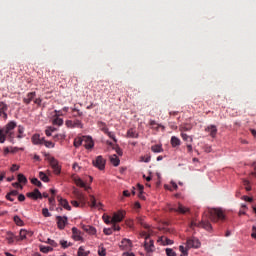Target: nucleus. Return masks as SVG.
I'll list each match as a JSON object with an SVG mask.
<instances>
[{"mask_svg":"<svg viewBox=\"0 0 256 256\" xmlns=\"http://www.w3.org/2000/svg\"><path fill=\"white\" fill-rule=\"evenodd\" d=\"M207 215H209V217ZM209 219L213 223H217V221H225V213L219 208L208 210V213L202 217V221L198 223V227H203L206 231H211L213 227L211 226Z\"/></svg>","mask_w":256,"mask_h":256,"instance_id":"1","label":"nucleus"},{"mask_svg":"<svg viewBox=\"0 0 256 256\" xmlns=\"http://www.w3.org/2000/svg\"><path fill=\"white\" fill-rule=\"evenodd\" d=\"M17 127V123L15 121L8 122L4 127L0 128V143H5L8 139H14V130Z\"/></svg>","mask_w":256,"mask_h":256,"instance_id":"2","label":"nucleus"},{"mask_svg":"<svg viewBox=\"0 0 256 256\" xmlns=\"http://www.w3.org/2000/svg\"><path fill=\"white\" fill-rule=\"evenodd\" d=\"M48 162L51 168L53 169L55 175L61 174V165H59V161L55 159V157H48Z\"/></svg>","mask_w":256,"mask_h":256,"instance_id":"3","label":"nucleus"},{"mask_svg":"<svg viewBox=\"0 0 256 256\" xmlns=\"http://www.w3.org/2000/svg\"><path fill=\"white\" fill-rule=\"evenodd\" d=\"M72 193L74 195L75 201H78L81 204V207H85V204L87 203L85 195H83L77 188H75Z\"/></svg>","mask_w":256,"mask_h":256,"instance_id":"4","label":"nucleus"},{"mask_svg":"<svg viewBox=\"0 0 256 256\" xmlns=\"http://www.w3.org/2000/svg\"><path fill=\"white\" fill-rule=\"evenodd\" d=\"M144 249L147 252V255L151 256L150 253H153V251H155V242L151 239L145 240Z\"/></svg>","mask_w":256,"mask_h":256,"instance_id":"5","label":"nucleus"},{"mask_svg":"<svg viewBox=\"0 0 256 256\" xmlns=\"http://www.w3.org/2000/svg\"><path fill=\"white\" fill-rule=\"evenodd\" d=\"M186 247L188 249H199V247H201V242H199V239L197 238H190L186 242Z\"/></svg>","mask_w":256,"mask_h":256,"instance_id":"6","label":"nucleus"},{"mask_svg":"<svg viewBox=\"0 0 256 256\" xmlns=\"http://www.w3.org/2000/svg\"><path fill=\"white\" fill-rule=\"evenodd\" d=\"M56 221L58 229L60 230L65 229L67 223H69V219L67 218V216H57Z\"/></svg>","mask_w":256,"mask_h":256,"instance_id":"7","label":"nucleus"},{"mask_svg":"<svg viewBox=\"0 0 256 256\" xmlns=\"http://www.w3.org/2000/svg\"><path fill=\"white\" fill-rule=\"evenodd\" d=\"M105 163L106 162L103 156H98L95 160H93L94 167H97V169H99L100 171H103V169H105Z\"/></svg>","mask_w":256,"mask_h":256,"instance_id":"8","label":"nucleus"},{"mask_svg":"<svg viewBox=\"0 0 256 256\" xmlns=\"http://www.w3.org/2000/svg\"><path fill=\"white\" fill-rule=\"evenodd\" d=\"M66 126L69 127L70 129H75V127L78 129H83V123L80 120H74V121L67 120Z\"/></svg>","mask_w":256,"mask_h":256,"instance_id":"9","label":"nucleus"},{"mask_svg":"<svg viewBox=\"0 0 256 256\" xmlns=\"http://www.w3.org/2000/svg\"><path fill=\"white\" fill-rule=\"evenodd\" d=\"M123 219H125V212L123 211H118V212H115L113 214V217L111 219V222L112 223H121V221H123Z\"/></svg>","mask_w":256,"mask_h":256,"instance_id":"10","label":"nucleus"},{"mask_svg":"<svg viewBox=\"0 0 256 256\" xmlns=\"http://www.w3.org/2000/svg\"><path fill=\"white\" fill-rule=\"evenodd\" d=\"M8 110L9 106L5 102H0V117H2V119L7 120Z\"/></svg>","mask_w":256,"mask_h":256,"instance_id":"11","label":"nucleus"},{"mask_svg":"<svg viewBox=\"0 0 256 256\" xmlns=\"http://www.w3.org/2000/svg\"><path fill=\"white\" fill-rule=\"evenodd\" d=\"M26 197H29L30 199H43V194L39 191V189H34L33 192H29L26 194Z\"/></svg>","mask_w":256,"mask_h":256,"instance_id":"12","label":"nucleus"},{"mask_svg":"<svg viewBox=\"0 0 256 256\" xmlns=\"http://www.w3.org/2000/svg\"><path fill=\"white\" fill-rule=\"evenodd\" d=\"M131 245V240L124 238L120 242V249H122V251H129V249H131Z\"/></svg>","mask_w":256,"mask_h":256,"instance_id":"13","label":"nucleus"},{"mask_svg":"<svg viewBox=\"0 0 256 256\" xmlns=\"http://www.w3.org/2000/svg\"><path fill=\"white\" fill-rule=\"evenodd\" d=\"M81 227L85 233H88V235H96L97 233V229L91 225L81 224Z\"/></svg>","mask_w":256,"mask_h":256,"instance_id":"14","label":"nucleus"},{"mask_svg":"<svg viewBox=\"0 0 256 256\" xmlns=\"http://www.w3.org/2000/svg\"><path fill=\"white\" fill-rule=\"evenodd\" d=\"M84 147L85 149H93V147H95L93 138H91L90 136H84Z\"/></svg>","mask_w":256,"mask_h":256,"instance_id":"15","label":"nucleus"},{"mask_svg":"<svg viewBox=\"0 0 256 256\" xmlns=\"http://www.w3.org/2000/svg\"><path fill=\"white\" fill-rule=\"evenodd\" d=\"M205 131L206 133L210 134V137H212V139H215V137H217V126L209 125L205 128Z\"/></svg>","mask_w":256,"mask_h":256,"instance_id":"16","label":"nucleus"},{"mask_svg":"<svg viewBox=\"0 0 256 256\" xmlns=\"http://www.w3.org/2000/svg\"><path fill=\"white\" fill-rule=\"evenodd\" d=\"M74 183L77 185V187H82L85 189V191H89V189H91V187L87 186V184L81 178H74Z\"/></svg>","mask_w":256,"mask_h":256,"instance_id":"17","label":"nucleus"},{"mask_svg":"<svg viewBox=\"0 0 256 256\" xmlns=\"http://www.w3.org/2000/svg\"><path fill=\"white\" fill-rule=\"evenodd\" d=\"M57 199H58V203H59V205H61V207H64L66 209V211H71V206L69 205V201H67V199H63V198H61V196H58Z\"/></svg>","mask_w":256,"mask_h":256,"instance_id":"18","label":"nucleus"},{"mask_svg":"<svg viewBox=\"0 0 256 256\" xmlns=\"http://www.w3.org/2000/svg\"><path fill=\"white\" fill-rule=\"evenodd\" d=\"M171 211H175L176 213H181L185 215V213H189V208L183 206L182 204H178L177 208H171Z\"/></svg>","mask_w":256,"mask_h":256,"instance_id":"19","label":"nucleus"},{"mask_svg":"<svg viewBox=\"0 0 256 256\" xmlns=\"http://www.w3.org/2000/svg\"><path fill=\"white\" fill-rule=\"evenodd\" d=\"M37 93L36 92H29L25 98H23V103L25 105H29L33 99H35Z\"/></svg>","mask_w":256,"mask_h":256,"instance_id":"20","label":"nucleus"},{"mask_svg":"<svg viewBox=\"0 0 256 256\" xmlns=\"http://www.w3.org/2000/svg\"><path fill=\"white\" fill-rule=\"evenodd\" d=\"M72 237L74 241H82L83 237H81V232L76 227L72 228Z\"/></svg>","mask_w":256,"mask_h":256,"instance_id":"21","label":"nucleus"},{"mask_svg":"<svg viewBox=\"0 0 256 256\" xmlns=\"http://www.w3.org/2000/svg\"><path fill=\"white\" fill-rule=\"evenodd\" d=\"M43 141H45V138H41L39 134H34L32 136V143L34 145H43Z\"/></svg>","mask_w":256,"mask_h":256,"instance_id":"22","label":"nucleus"},{"mask_svg":"<svg viewBox=\"0 0 256 256\" xmlns=\"http://www.w3.org/2000/svg\"><path fill=\"white\" fill-rule=\"evenodd\" d=\"M149 125L151 126V129H155V131H159V127H161L163 131H165V126L157 124L155 120H150Z\"/></svg>","mask_w":256,"mask_h":256,"instance_id":"23","label":"nucleus"},{"mask_svg":"<svg viewBox=\"0 0 256 256\" xmlns=\"http://www.w3.org/2000/svg\"><path fill=\"white\" fill-rule=\"evenodd\" d=\"M90 202H91L90 207L94 209H101V203H97V199H95V196L90 195Z\"/></svg>","mask_w":256,"mask_h":256,"instance_id":"24","label":"nucleus"},{"mask_svg":"<svg viewBox=\"0 0 256 256\" xmlns=\"http://www.w3.org/2000/svg\"><path fill=\"white\" fill-rule=\"evenodd\" d=\"M127 137H129L130 139H137L139 137V133H137V130L130 128L127 131Z\"/></svg>","mask_w":256,"mask_h":256,"instance_id":"25","label":"nucleus"},{"mask_svg":"<svg viewBox=\"0 0 256 256\" xmlns=\"http://www.w3.org/2000/svg\"><path fill=\"white\" fill-rule=\"evenodd\" d=\"M110 163H112V165H114V167H119L121 160H119V157H117L116 154H113L110 156Z\"/></svg>","mask_w":256,"mask_h":256,"instance_id":"26","label":"nucleus"},{"mask_svg":"<svg viewBox=\"0 0 256 256\" xmlns=\"http://www.w3.org/2000/svg\"><path fill=\"white\" fill-rule=\"evenodd\" d=\"M6 239L10 245L15 242V239H16V241H18V237L15 236V234H13V232H7Z\"/></svg>","mask_w":256,"mask_h":256,"instance_id":"27","label":"nucleus"},{"mask_svg":"<svg viewBox=\"0 0 256 256\" xmlns=\"http://www.w3.org/2000/svg\"><path fill=\"white\" fill-rule=\"evenodd\" d=\"M160 243H162V245H173V240L165 237V236H162L159 238L158 240Z\"/></svg>","mask_w":256,"mask_h":256,"instance_id":"28","label":"nucleus"},{"mask_svg":"<svg viewBox=\"0 0 256 256\" xmlns=\"http://www.w3.org/2000/svg\"><path fill=\"white\" fill-rule=\"evenodd\" d=\"M170 143H171L172 147H179V145H181V140L176 136H172Z\"/></svg>","mask_w":256,"mask_h":256,"instance_id":"29","label":"nucleus"},{"mask_svg":"<svg viewBox=\"0 0 256 256\" xmlns=\"http://www.w3.org/2000/svg\"><path fill=\"white\" fill-rule=\"evenodd\" d=\"M83 143H85V136L84 137H78L74 139V147H81V145H83Z\"/></svg>","mask_w":256,"mask_h":256,"instance_id":"30","label":"nucleus"},{"mask_svg":"<svg viewBox=\"0 0 256 256\" xmlns=\"http://www.w3.org/2000/svg\"><path fill=\"white\" fill-rule=\"evenodd\" d=\"M136 221H137V223H139V225L144 227V229H149V225L147 223H145L144 217H137Z\"/></svg>","mask_w":256,"mask_h":256,"instance_id":"31","label":"nucleus"},{"mask_svg":"<svg viewBox=\"0 0 256 256\" xmlns=\"http://www.w3.org/2000/svg\"><path fill=\"white\" fill-rule=\"evenodd\" d=\"M152 234H153V231H151V229L148 228V232L142 231L140 233V236L144 237L145 241H149V237H151Z\"/></svg>","mask_w":256,"mask_h":256,"instance_id":"32","label":"nucleus"},{"mask_svg":"<svg viewBox=\"0 0 256 256\" xmlns=\"http://www.w3.org/2000/svg\"><path fill=\"white\" fill-rule=\"evenodd\" d=\"M151 151H153V153H163V147L159 144H156L151 147Z\"/></svg>","mask_w":256,"mask_h":256,"instance_id":"33","label":"nucleus"},{"mask_svg":"<svg viewBox=\"0 0 256 256\" xmlns=\"http://www.w3.org/2000/svg\"><path fill=\"white\" fill-rule=\"evenodd\" d=\"M181 137L183 141H186L187 143H193V136H189L185 132H182Z\"/></svg>","mask_w":256,"mask_h":256,"instance_id":"34","label":"nucleus"},{"mask_svg":"<svg viewBox=\"0 0 256 256\" xmlns=\"http://www.w3.org/2000/svg\"><path fill=\"white\" fill-rule=\"evenodd\" d=\"M13 221H14V223L18 226V227H23V225H25V222H23L22 220H21V217H19V216H14V218H13Z\"/></svg>","mask_w":256,"mask_h":256,"instance_id":"35","label":"nucleus"},{"mask_svg":"<svg viewBox=\"0 0 256 256\" xmlns=\"http://www.w3.org/2000/svg\"><path fill=\"white\" fill-rule=\"evenodd\" d=\"M28 233H29V232H27V230L21 229V230H20V233H19V237H20V238H18V241H23V239H27Z\"/></svg>","mask_w":256,"mask_h":256,"instance_id":"36","label":"nucleus"},{"mask_svg":"<svg viewBox=\"0 0 256 256\" xmlns=\"http://www.w3.org/2000/svg\"><path fill=\"white\" fill-rule=\"evenodd\" d=\"M179 251L181 252L180 256H188L189 255V248H185L183 245L179 246Z\"/></svg>","mask_w":256,"mask_h":256,"instance_id":"37","label":"nucleus"},{"mask_svg":"<svg viewBox=\"0 0 256 256\" xmlns=\"http://www.w3.org/2000/svg\"><path fill=\"white\" fill-rule=\"evenodd\" d=\"M60 245L62 249H67L73 245L71 242H67V240H60Z\"/></svg>","mask_w":256,"mask_h":256,"instance_id":"38","label":"nucleus"},{"mask_svg":"<svg viewBox=\"0 0 256 256\" xmlns=\"http://www.w3.org/2000/svg\"><path fill=\"white\" fill-rule=\"evenodd\" d=\"M192 126L189 124H184L182 126H180L179 131H181V133H185V131H191Z\"/></svg>","mask_w":256,"mask_h":256,"instance_id":"39","label":"nucleus"},{"mask_svg":"<svg viewBox=\"0 0 256 256\" xmlns=\"http://www.w3.org/2000/svg\"><path fill=\"white\" fill-rule=\"evenodd\" d=\"M39 177L44 183H49V176L45 172H39Z\"/></svg>","mask_w":256,"mask_h":256,"instance_id":"40","label":"nucleus"},{"mask_svg":"<svg viewBox=\"0 0 256 256\" xmlns=\"http://www.w3.org/2000/svg\"><path fill=\"white\" fill-rule=\"evenodd\" d=\"M41 253H51L53 251V247L51 246H40Z\"/></svg>","mask_w":256,"mask_h":256,"instance_id":"41","label":"nucleus"},{"mask_svg":"<svg viewBox=\"0 0 256 256\" xmlns=\"http://www.w3.org/2000/svg\"><path fill=\"white\" fill-rule=\"evenodd\" d=\"M53 125H58L59 127H61V125H63V118L54 116Z\"/></svg>","mask_w":256,"mask_h":256,"instance_id":"42","label":"nucleus"},{"mask_svg":"<svg viewBox=\"0 0 256 256\" xmlns=\"http://www.w3.org/2000/svg\"><path fill=\"white\" fill-rule=\"evenodd\" d=\"M65 134H56L53 136L54 141H65Z\"/></svg>","mask_w":256,"mask_h":256,"instance_id":"43","label":"nucleus"},{"mask_svg":"<svg viewBox=\"0 0 256 256\" xmlns=\"http://www.w3.org/2000/svg\"><path fill=\"white\" fill-rule=\"evenodd\" d=\"M18 183H23V185L27 184V177L23 174H18Z\"/></svg>","mask_w":256,"mask_h":256,"instance_id":"44","label":"nucleus"},{"mask_svg":"<svg viewBox=\"0 0 256 256\" xmlns=\"http://www.w3.org/2000/svg\"><path fill=\"white\" fill-rule=\"evenodd\" d=\"M98 126L100 127L101 131H103V133H107L109 131V128H107V124H105V122H99Z\"/></svg>","mask_w":256,"mask_h":256,"instance_id":"45","label":"nucleus"},{"mask_svg":"<svg viewBox=\"0 0 256 256\" xmlns=\"http://www.w3.org/2000/svg\"><path fill=\"white\" fill-rule=\"evenodd\" d=\"M31 183H32V185H36V187H43V184L37 178H32Z\"/></svg>","mask_w":256,"mask_h":256,"instance_id":"46","label":"nucleus"},{"mask_svg":"<svg viewBox=\"0 0 256 256\" xmlns=\"http://www.w3.org/2000/svg\"><path fill=\"white\" fill-rule=\"evenodd\" d=\"M24 131H25V128H23V126H18V133H19V135L17 136L18 139H23Z\"/></svg>","mask_w":256,"mask_h":256,"instance_id":"47","label":"nucleus"},{"mask_svg":"<svg viewBox=\"0 0 256 256\" xmlns=\"http://www.w3.org/2000/svg\"><path fill=\"white\" fill-rule=\"evenodd\" d=\"M43 145H45V147H48V148H51V149H53V147H55V144L53 142L47 141L45 139L43 141Z\"/></svg>","mask_w":256,"mask_h":256,"instance_id":"48","label":"nucleus"},{"mask_svg":"<svg viewBox=\"0 0 256 256\" xmlns=\"http://www.w3.org/2000/svg\"><path fill=\"white\" fill-rule=\"evenodd\" d=\"M166 255L167 256H177V253L173 251L172 248H166Z\"/></svg>","mask_w":256,"mask_h":256,"instance_id":"49","label":"nucleus"},{"mask_svg":"<svg viewBox=\"0 0 256 256\" xmlns=\"http://www.w3.org/2000/svg\"><path fill=\"white\" fill-rule=\"evenodd\" d=\"M113 149L116 151L117 155H119V157L123 156V150L119 147V146H113Z\"/></svg>","mask_w":256,"mask_h":256,"instance_id":"50","label":"nucleus"},{"mask_svg":"<svg viewBox=\"0 0 256 256\" xmlns=\"http://www.w3.org/2000/svg\"><path fill=\"white\" fill-rule=\"evenodd\" d=\"M110 137V139H113L114 143H117V138H115V134L113 132H110L109 130L105 133Z\"/></svg>","mask_w":256,"mask_h":256,"instance_id":"51","label":"nucleus"},{"mask_svg":"<svg viewBox=\"0 0 256 256\" xmlns=\"http://www.w3.org/2000/svg\"><path fill=\"white\" fill-rule=\"evenodd\" d=\"M98 255L99 256H106L107 255V250L103 247L99 248Z\"/></svg>","mask_w":256,"mask_h":256,"instance_id":"52","label":"nucleus"},{"mask_svg":"<svg viewBox=\"0 0 256 256\" xmlns=\"http://www.w3.org/2000/svg\"><path fill=\"white\" fill-rule=\"evenodd\" d=\"M78 256H87V253L85 252V249L83 248V246H81L78 249Z\"/></svg>","mask_w":256,"mask_h":256,"instance_id":"53","label":"nucleus"},{"mask_svg":"<svg viewBox=\"0 0 256 256\" xmlns=\"http://www.w3.org/2000/svg\"><path fill=\"white\" fill-rule=\"evenodd\" d=\"M103 233H104V235H112L113 228H104Z\"/></svg>","mask_w":256,"mask_h":256,"instance_id":"54","label":"nucleus"},{"mask_svg":"<svg viewBox=\"0 0 256 256\" xmlns=\"http://www.w3.org/2000/svg\"><path fill=\"white\" fill-rule=\"evenodd\" d=\"M72 111L77 113V115H74V117H83V112H81V110L73 108Z\"/></svg>","mask_w":256,"mask_h":256,"instance_id":"55","label":"nucleus"},{"mask_svg":"<svg viewBox=\"0 0 256 256\" xmlns=\"http://www.w3.org/2000/svg\"><path fill=\"white\" fill-rule=\"evenodd\" d=\"M42 214L44 217H51V213H49V209H47V208H44L42 210Z\"/></svg>","mask_w":256,"mask_h":256,"instance_id":"56","label":"nucleus"},{"mask_svg":"<svg viewBox=\"0 0 256 256\" xmlns=\"http://www.w3.org/2000/svg\"><path fill=\"white\" fill-rule=\"evenodd\" d=\"M111 219L112 218L110 216H103V220H104V223H106V225H109V223H113Z\"/></svg>","mask_w":256,"mask_h":256,"instance_id":"57","label":"nucleus"},{"mask_svg":"<svg viewBox=\"0 0 256 256\" xmlns=\"http://www.w3.org/2000/svg\"><path fill=\"white\" fill-rule=\"evenodd\" d=\"M113 231H121V226L117 225V223H112Z\"/></svg>","mask_w":256,"mask_h":256,"instance_id":"58","label":"nucleus"},{"mask_svg":"<svg viewBox=\"0 0 256 256\" xmlns=\"http://www.w3.org/2000/svg\"><path fill=\"white\" fill-rule=\"evenodd\" d=\"M71 205H73V207H81V202L78 200H72Z\"/></svg>","mask_w":256,"mask_h":256,"instance_id":"59","label":"nucleus"},{"mask_svg":"<svg viewBox=\"0 0 256 256\" xmlns=\"http://www.w3.org/2000/svg\"><path fill=\"white\" fill-rule=\"evenodd\" d=\"M55 131V128H49L45 131L47 137H51V133Z\"/></svg>","mask_w":256,"mask_h":256,"instance_id":"60","label":"nucleus"},{"mask_svg":"<svg viewBox=\"0 0 256 256\" xmlns=\"http://www.w3.org/2000/svg\"><path fill=\"white\" fill-rule=\"evenodd\" d=\"M54 113V117H63V111L61 110H55Z\"/></svg>","mask_w":256,"mask_h":256,"instance_id":"61","label":"nucleus"},{"mask_svg":"<svg viewBox=\"0 0 256 256\" xmlns=\"http://www.w3.org/2000/svg\"><path fill=\"white\" fill-rule=\"evenodd\" d=\"M251 237H252V239H256V226H252Z\"/></svg>","mask_w":256,"mask_h":256,"instance_id":"62","label":"nucleus"},{"mask_svg":"<svg viewBox=\"0 0 256 256\" xmlns=\"http://www.w3.org/2000/svg\"><path fill=\"white\" fill-rule=\"evenodd\" d=\"M242 199H243V201H247L248 203H252L253 202V198H251L249 196H243Z\"/></svg>","mask_w":256,"mask_h":256,"instance_id":"63","label":"nucleus"},{"mask_svg":"<svg viewBox=\"0 0 256 256\" xmlns=\"http://www.w3.org/2000/svg\"><path fill=\"white\" fill-rule=\"evenodd\" d=\"M10 171L12 172L19 171V166L17 164H13Z\"/></svg>","mask_w":256,"mask_h":256,"instance_id":"64","label":"nucleus"}]
</instances>
